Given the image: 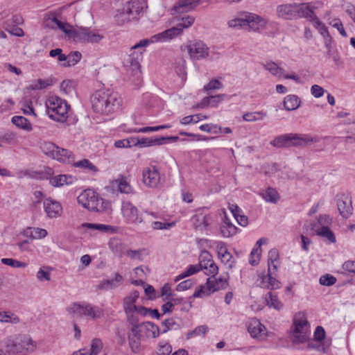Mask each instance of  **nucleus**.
Listing matches in <instances>:
<instances>
[{
	"instance_id": "obj_1",
	"label": "nucleus",
	"mask_w": 355,
	"mask_h": 355,
	"mask_svg": "<svg viewBox=\"0 0 355 355\" xmlns=\"http://www.w3.org/2000/svg\"><path fill=\"white\" fill-rule=\"evenodd\" d=\"M121 98L119 94L110 89H101L95 92L91 97V103L94 112L108 114L118 109Z\"/></svg>"
},
{
	"instance_id": "obj_2",
	"label": "nucleus",
	"mask_w": 355,
	"mask_h": 355,
	"mask_svg": "<svg viewBox=\"0 0 355 355\" xmlns=\"http://www.w3.org/2000/svg\"><path fill=\"white\" fill-rule=\"evenodd\" d=\"M318 141L317 138H313L309 135L288 133L276 137L270 142V144L278 148H288L305 146L311 143H316Z\"/></svg>"
},
{
	"instance_id": "obj_3",
	"label": "nucleus",
	"mask_w": 355,
	"mask_h": 355,
	"mask_svg": "<svg viewBox=\"0 0 355 355\" xmlns=\"http://www.w3.org/2000/svg\"><path fill=\"white\" fill-rule=\"evenodd\" d=\"M78 202L90 211H104L110 208V202L92 189L83 191L77 198Z\"/></svg>"
},
{
	"instance_id": "obj_4",
	"label": "nucleus",
	"mask_w": 355,
	"mask_h": 355,
	"mask_svg": "<svg viewBox=\"0 0 355 355\" xmlns=\"http://www.w3.org/2000/svg\"><path fill=\"white\" fill-rule=\"evenodd\" d=\"M6 353L8 355H26L34 351L35 345L28 335H18L6 341Z\"/></svg>"
},
{
	"instance_id": "obj_5",
	"label": "nucleus",
	"mask_w": 355,
	"mask_h": 355,
	"mask_svg": "<svg viewBox=\"0 0 355 355\" xmlns=\"http://www.w3.org/2000/svg\"><path fill=\"white\" fill-rule=\"evenodd\" d=\"M46 105L47 113L51 119L61 123L67 121L70 105L65 100L56 96H50Z\"/></svg>"
},
{
	"instance_id": "obj_6",
	"label": "nucleus",
	"mask_w": 355,
	"mask_h": 355,
	"mask_svg": "<svg viewBox=\"0 0 355 355\" xmlns=\"http://www.w3.org/2000/svg\"><path fill=\"white\" fill-rule=\"evenodd\" d=\"M266 21L260 16L250 13H243L240 17L228 21V26L231 28H245L248 26L250 29L257 31L259 26L266 25Z\"/></svg>"
},
{
	"instance_id": "obj_7",
	"label": "nucleus",
	"mask_w": 355,
	"mask_h": 355,
	"mask_svg": "<svg viewBox=\"0 0 355 355\" xmlns=\"http://www.w3.org/2000/svg\"><path fill=\"white\" fill-rule=\"evenodd\" d=\"M123 216L125 221L132 224H139L145 221H150V216L157 218V214L146 211V217L144 218L142 214L139 213L138 209L130 202H123L121 208Z\"/></svg>"
},
{
	"instance_id": "obj_8",
	"label": "nucleus",
	"mask_w": 355,
	"mask_h": 355,
	"mask_svg": "<svg viewBox=\"0 0 355 355\" xmlns=\"http://www.w3.org/2000/svg\"><path fill=\"white\" fill-rule=\"evenodd\" d=\"M40 148L43 153L60 162L69 163L73 161L70 150L60 148L52 142L42 141L40 144Z\"/></svg>"
},
{
	"instance_id": "obj_9",
	"label": "nucleus",
	"mask_w": 355,
	"mask_h": 355,
	"mask_svg": "<svg viewBox=\"0 0 355 355\" xmlns=\"http://www.w3.org/2000/svg\"><path fill=\"white\" fill-rule=\"evenodd\" d=\"M70 313H76L79 315H85L92 319H98L104 315V311L98 306H92L90 304H80L74 303L67 308Z\"/></svg>"
},
{
	"instance_id": "obj_10",
	"label": "nucleus",
	"mask_w": 355,
	"mask_h": 355,
	"mask_svg": "<svg viewBox=\"0 0 355 355\" xmlns=\"http://www.w3.org/2000/svg\"><path fill=\"white\" fill-rule=\"evenodd\" d=\"M184 46L193 60L205 59L209 55V49L202 41H189Z\"/></svg>"
},
{
	"instance_id": "obj_11",
	"label": "nucleus",
	"mask_w": 355,
	"mask_h": 355,
	"mask_svg": "<svg viewBox=\"0 0 355 355\" xmlns=\"http://www.w3.org/2000/svg\"><path fill=\"white\" fill-rule=\"evenodd\" d=\"M143 7L141 3L137 0H130L128 1L120 11L119 17L121 18L123 21H130L137 19L141 13Z\"/></svg>"
},
{
	"instance_id": "obj_12",
	"label": "nucleus",
	"mask_w": 355,
	"mask_h": 355,
	"mask_svg": "<svg viewBox=\"0 0 355 355\" xmlns=\"http://www.w3.org/2000/svg\"><path fill=\"white\" fill-rule=\"evenodd\" d=\"M73 33L75 34L73 40L78 42L97 44L104 37L103 35L92 31L87 27H79Z\"/></svg>"
},
{
	"instance_id": "obj_13",
	"label": "nucleus",
	"mask_w": 355,
	"mask_h": 355,
	"mask_svg": "<svg viewBox=\"0 0 355 355\" xmlns=\"http://www.w3.org/2000/svg\"><path fill=\"white\" fill-rule=\"evenodd\" d=\"M335 200L340 215L345 219L349 218L353 214L351 198L345 193H338L336 196Z\"/></svg>"
},
{
	"instance_id": "obj_14",
	"label": "nucleus",
	"mask_w": 355,
	"mask_h": 355,
	"mask_svg": "<svg viewBox=\"0 0 355 355\" xmlns=\"http://www.w3.org/2000/svg\"><path fill=\"white\" fill-rule=\"evenodd\" d=\"M139 293L134 291L126 296L123 300V309L125 313L130 311H139L141 315L145 316L148 314V309L143 306H137L135 303L139 298Z\"/></svg>"
},
{
	"instance_id": "obj_15",
	"label": "nucleus",
	"mask_w": 355,
	"mask_h": 355,
	"mask_svg": "<svg viewBox=\"0 0 355 355\" xmlns=\"http://www.w3.org/2000/svg\"><path fill=\"white\" fill-rule=\"evenodd\" d=\"M308 324L306 318L304 314L298 313L294 317L293 336L298 343H304L307 339L306 334L304 332V327Z\"/></svg>"
},
{
	"instance_id": "obj_16",
	"label": "nucleus",
	"mask_w": 355,
	"mask_h": 355,
	"mask_svg": "<svg viewBox=\"0 0 355 355\" xmlns=\"http://www.w3.org/2000/svg\"><path fill=\"white\" fill-rule=\"evenodd\" d=\"M227 282H223L222 279H219V282L211 280L208 278L206 286H202L200 289L196 291L193 294V297H202L205 295H209L211 293L223 288Z\"/></svg>"
},
{
	"instance_id": "obj_17",
	"label": "nucleus",
	"mask_w": 355,
	"mask_h": 355,
	"mask_svg": "<svg viewBox=\"0 0 355 355\" xmlns=\"http://www.w3.org/2000/svg\"><path fill=\"white\" fill-rule=\"evenodd\" d=\"M142 176L144 184L148 187H157L160 183V174L159 170L155 166L144 168Z\"/></svg>"
},
{
	"instance_id": "obj_18",
	"label": "nucleus",
	"mask_w": 355,
	"mask_h": 355,
	"mask_svg": "<svg viewBox=\"0 0 355 355\" xmlns=\"http://www.w3.org/2000/svg\"><path fill=\"white\" fill-rule=\"evenodd\" d=\"M296 3L281 4L277 6V15L284 19H295Z\"/></svg>"
},
{
	"instance_id": "obj_19",
	"label": "nucleus",
	"mask_w": 355,
	"mask_h": 355,
	"mask_svg": "<svg viewBox=\"0 0 355 355\" xmlns=\"http://www.w3.org/2000/svg\"><path fill=\"white\" fill-rule=\"evenodd\" d=\"M248 331L254 338L261 340L266 337V328L258 320H253L250 322Z\"/></svg>"
},
{
	"instance_id": "obj_20",
	"label": "nucleus",
	"mask_w": 355,
	"mask_h": 355,
	"mask_svg": "<svg viewBox=\"0 0 355 355\" xmlns=\"http://www.w3.org/2000/svg\"><path fill=\"white\" fill-rule=\"evenodd\" d=\"M211 217L204 213L203 210H198L191 218V221L196 229H206L210 224Z\"/></svg>"
},
{
	"instance_id": "obj_21",
	"label": "nucleus",
	"mask_w": 355,
	"mask_h": 355,
	"mask_svg": "<svg viewBox=\"0 0 355 355\" xmlns=\"http://www.w3.org/2000/svg\"><path fill=\"white\" fill-rule=\"evenodd\" d=\"M272 269H268V275L262 277L260 286L266 289H278L281 287V282L276 279L272 275L275 274Z\"/></svg>"
},
{
	"instance_id": "obj_22",
	"label": "nucleus",
	"mask_w": 355,
	"mask_h": 355,
	"mask_svg": "<svg viewBox=\"0 0 355 355\" xmlns=\"http://www.w3.org/2000/svg\"><path fill=\"white\" fill-rule=\"evenodd\" d=\"M44 209L49 218H55L60 216L62 206L58 201L47 198L44 201Z\"/></svg>"
},
{
	"instance_id": "obj_23",
	"label": "nucleus",
	"mask_w": 355,
	"mask_h": 355,
	"mask_svg": "<svg viewBox=\"0 0 355 355\" xmlns=\"http://www.w3.org/2000/svg\"><path fill=\"white\" fill-rule=\"evenodd\" d=\"M200 0H179L173 6V10L177 13L187 12L198 6Z\"/></svg>"
},
{
	"instance_id": "obj_24",
	"label": "nucleus",
	"mask_w": 355,
	"mask_h": 355,
	"mask_svg": "<svg viewBox=\"0 0 355 355\" xmlns=\"http://www.w3.org/2000/svg\"><path fill=\"white\" fill-rule=\"evenodd\" d=\"M150 42L149 39L140 40L130 48L128 57L141 61L143 59V52L145 51L144 48L147 46Z\"/></svg>"
},
{
	"instance_id": "obj_25",
	"label": "nucleus",
	"mask_w": 355,
	"mask_h": 355,
	"mask_svg": "<svg viewBox=\"0 0 355 355\" xmlns=\"http://www.w3.org/2000/svg\"><path fill=\"white\" fill-rule=\"evenodd\" d=\"M295 11V19L304 17L311 21L317 17L309 3H296Z\"/></svg>"
},
{
	"instance_id": "obj_26",
	"label": "nucleus",
	"mask_w": 355,
	"mask_h": 355,
	"mask_svg": "<svg viewBox=\"0 0 355 355\" xmlns=\"http://www.w3.org/2000/svg\"><path fill=\"white\" fill-rule=\"evenodd\" d=\"M238 228L231 222L226 214L223 218V223L220 227L221 235L225 238H230L237 233Z\"/></svg>"
},
{
	"instance_id": "obj_27",
	"label": "nucleus",
	"mask_w": 355,
	"mask_h": 355,
	"mask_svg": "<svg viewBox=\"0 0 355 355\" xmlns=\"http://www.w3.org/2000/svg\"><path fill=\"white\" fill-rule=\"evenodd\" d=\"M164 138L156 137H142L139 138H131L132 144L135 146H139L140 147L152 146L155 145H161L163 144Z\"/></svg>"
},
{
	"instance_id": "obj_28",
	"label": "nucleus",
	"mask_w": 355,
	"mask_h": 355,
	"mask_svg": "<svg viewBox=\"0 0 355 355\" xmlns=\"http://www.w3.org/2000/svg\"><path fill=\"white\" fill-rule=\"evenodd\" d=\"M180 35V29L172 27L160 33L155 35L150 40L151 42H166L171 40L174 36Z\"/></svg>"
},
{
	"instance_id": "obj_29",
	"label": "nucleus",
	"mask_w": 355,
	"mask_h": 355,
	"mask_svg": "<svg viewBox=\"0 0 355 355\" xmlns=\"http://www.w3.org/2000/svg\"><path fill=\"white\" fill-rule=\"evenodd\" d=\"M265 302L269 308L280 311L284 307V304L279 300L276 293L270 291L265 295Z\"/></svg>"
},
{
	"instance_id": "obj_30",
	"label": "nucleus",
	"mask_w": 355,
	"mask_h": 355,
	"mask_svg": "<svg viewBox=\"0 0 355 355\" xmlns=\"http://www.w3.org/2000/svg\"><path fill=\"white\" fill-rule=\"evenodd\" d=\"M75 178L70 175H58L50 180V184L53 187H62L65 184H71Z\"/></svg>"
},
{
	"instance_id": "obj_31",
	"label": "nucleus",
	"mask_w": 355,
	"mask_h": 355,
	"mask_svg": "<svg viewBox=\"0 0 355 355\" xmlns=\"http://www.w3.org/2000/svg\"><path fill=\"white\" fill-rule=\"evenodd\" d=\"M71 159L72 162L67 163L68 164H71L74 167L83 168L89 171L96 172L98 171L96 166H94L89 159H84L78 162H75L74 157L71 153Z\"/></svg>"
},
{
	"instance_id": "obj_32",
	"label": "nucleus",
	"mask_w": 355,
	"mask_h": 355,
	"mask_svg": "<svg viewBox=\"0 0 355 355\" xmlns=\"http://www.w3.org/2000/svg\"><path fill=\"white\" fill-rule=\"evenodd\" d=\"M284 105L288 111H293L299 107L300 100L296 95H288L284 101Z\"/></svg>"
},
{
	"instance_id": "obj_33",
	"label": "nucleus",
	"mask_w": 355,
	"mask_h": 355,
	"mask_svg": "<svg viewBox=\"0 0 355 355\" xmlns=\"http://www.w3.org/2000/svg\"><path fill=\"white\" fill-rule=\"evenodd\" d=\"M53 22H54L57 27L60 29L62 31H63L65 34H67L69 37L72 38L74 40V32H76V28L74 29L73 27L69 25L68 23L62 22L60 20H58L56 17H54L52 20Z\"/></svg>"
},
{
	"instance_id": "obj_34",
	"label": "nucleus",
	"mask_w": 355,
	"mask_h": 355,
	"mask_svg": "<svg viewBox=\"0 0 355 355\" xmlns=\"http://www.w3.org/2000/svg\"><path fill=\"white\" fill-rule=\"evenodd\" d=\"M11 121L12 123L18 128L28 131L32 130L31 122L22 116H14Z\"/></svg>"
},
{
	"instance_id": "obj_35",
	"label": "nucleus",
	"mask_w": 355,
	"mask_h": 355,
	"mask_svg": "<svg viewBox=\"0 0 355 355\" xmlns=\"http://www.w3.org/2000/svg\"><path fill=\"white\" fill-rule=\"evenodd\" d=\"M316 234L326 239L329 243H334L336 241L335 234L329 227H320L316 230Z\"/></svg>"
},
{
	"instance_id": "obj_36",
	"label": "nucleus",
	"mask_w": 355,
	"mask_h": 355,
	"mask_svg": "<svg viewBox=\"0 0 355 355\" xmlns=\"http://www.w3.org/2000/svg\"><path fill=\"white\" fill-rule=\"evenodd\" d=\"M52 85V80L51 79H37L33 80L31 84L28 86V89L30 90H38L46 89L49 86Z\"/></svg>"
},
{
	"instance_id": "obj_37",
	"label": "nucleus",
	"mask_w": 355,
	"mask_h": 355,
	"mask_svg": "<svg viewBox=\"0 0 355 355\" xmlns=\"http://www.w3.org/2000/svg\"><path fill=\"white\" fill-rule=\"evenodd\" d=\"M118 186L119 191L124 193H130L132 191V187L127 180L126 177L120 175L118 179L115 180Z\"/></svg>"
},
{
	"instance_id": "obj_38",
	"label": "nucleus",
	"mask_w": 355,
	"mask_h": 355,
	"mask_svg": "<svg viewBox=\"0 0 355 355\" xmlns=\"http://www.w3.org/2000/svg\"><path fill=\"white\" fill-rule=\"evenodd\" d=\"M108 245H109L110 248L111 249V250L113 252V253L114 254H116L119 257L122 256V254L123 253L124 248H123V245L120 240H119L117 239H111L109 241Z\"/></svg>"
},
{
	"instance_id": "obj_39",
	"label": "nucleus",
	"mask_w": 355,
	"mask_h": 355,
	"mask_svg": "<svg viewBox=\"0 0 355 355\" xmlns=\"http://www.w3.org/2000/svg\"><path fill=\"white\" fill-rule=\"evenodd\" d=\"M3 26L5 30L12 35L22 37L24 35V31L21 28L12 25L9 20L4 21Z\"/></svg>"
},
{
	"instance_id": "obj_40",
	"label": "nucleus",
	"mask_w": 355,
	"mask_h": 355,
	"mask_svg": "<svg viewBox=\"0 0 355 355\" xmlns=\"http://www.w3.org/2000/svg\"><path fill=\"white\" fill-rule=\"evenodd\" d=\"M195 21V18L190 15H187L186 17H182L180 19V21L177 24L176 26H174L175 28L180 29V35L182 33L184 28H187L190 27Z\"/></svg>"
},
{
	"instance_id": "obj_41",
	"label": "nucleus",
	"mask_w": 355,
	"mask_h": 355,
	"mask_svg": "<svg viewBox=\"0 0 355 355\" xmlns=\"http://www.w3.org/2000/svg\"><path fill=\"white\" fill-rule=\"evenodd\" d=\"M279 258L278 250L275 248L271 249L268 252V269L274 270V272H277V266L275 264V261Z\"/></svg>"
},
{
	"instance_id": "obj_42",
	"label": "nucleus",
	"mask_w": 355,
	"mask_h": 355,
	"mask_svg": "<svg viewBox=\"0 0 355 355\" xmlns=\"http://www.w3.org/2000/svg\"><path fill=\"white\" fill-rule=\"evenodd\" d=\"M313 26L318 31V32L324 37H329V33L327 30V28L323 24L318 17H315L313 20L311 21Z\"/></svg>"
},
{
	"instance_id": "obj_43",
	"label": "nucleus",
	"mask_w": 355,
	"mask_h": 355,
	"mask_svg": "<svg viewBox=\"0 0 355 355\" xmlns=\"http://www.w3.org/2000/svg\"><path fill=\"white\" fill-rule=\"evenodd\" d=\"M266 116V114L263 112H247L243 115L244 121L248 122H254L262 120Z\"/></svg>"
},
{
	"instance_id": "obj_44",
	"label": "nucleus",
	"mask_w": 355,
	"mask_h": 355,
	"mask_svg": "<svg viewBox=\"0 0 355 355\" xmlns=\"http://www.w3.org/2000/svg\"><path fill=\"white\" fill-rule=\"evenodd\" d=\"M263 67L270 71L273 76H281L283 75L284 70L283 68L279 67L275 62H268L266 64H263Z\"/></svg>"
},
{
	"instance_id": "obj_45",
	"label": "nucleus",
	"mask_w": 355,
	"mask_h": 355,
	"mask_svg": "<svg viewBox=\"0 0 355 355\" xmlns=\"http://www.w3.org/2000/svg\"><path fill=\"white\" fill-rule=\"evenodd\" d=\"M263 198L267 202L276 203L278 201L279 196L277 191L275 189L268 188L263 193Z\"/></svg>"
},
{
	"instance_id": "obj_46",
	"label": "nucleus",
	"mask_w": 355,
	"mask_h": 355,
	"mask_svg": "<svg viewBox=\"0 0 355 355\" xmlns=\"http://www.w3.org/2000/svg\"><path fill=\"white\" fill-rule=\"evenodd\" d=\"M82 55L79 51H74L68 55L67 62L64 63L63 67H71L76 64L81 59Z\"/></svg>"
},
{
	"instance_id": "obj_47",
	"label": "nucleus",
	"mask_w": 355,
	"mask_h": 355,
	"mask_svg": "<svg viewBox=\"0 0 355 355\" xmlns=\"http://www.w3.org/2000/svg\"><path fill=\"white\" fill-rule=\"evenodd\" d=\"M329 24L332 27L336 28L340 34L344 37H347V34L343 27V24L341 20L338 18H334L329 20Z\"/></svg>"
},
{
	"instance_id": "obj_48",
	"label": "nucleus",
	"mask_w": 355,
	"mask_h": 355,
	"mask_svg": "<svg viewBox=\"0 0 355 355\" xmlns=\"http://www.w3.org/2000/svg\"><path fill=\"white\" fill-rule=\"evenodd\" d=\"M127 316V321L130 326L144 325L145 323H139V311H130V313H125Z\"/></svg>"
},
{
	"instance_id": "obj_49",
	"label": "nucleus",
	"mask_w": 355,
	"mask_h": 355,
	"mask_svg": "<svg viewBox=\"0 0 355 355\" xmlns=\"http://www.w3.org/2000/svg\"><path fill=\"white\" fill-rule=\"evenodd\" d=\"M103 344L101 339L94 338L91 343L89 353L91 355H98L103 349Z\"/></svg>"
},
{
	"instance_id": "obj_50",
	"label": "nucleus",
	"mask_w": 355,
	"mask_h": 355,
	"mask_svg": "<svg viewBox=\"0 0 355 355\" xmlns=\"http://www.w3.org/2000/svg\"><path fill=\"white\" fill-rule=\"evenodd\" d=\"M2 263L10 266L12 268H26L28 264L25 262H21L16 259H13L11 258H3L1 259Z\"/></svg>"
},
{
	"instance_id": "obj_51",
	"label": "nucleus",
	"mask_w": 355,
	"mask_h": 355,
	"mask_svg": "<svg viewBox=\"0 0 355 355\" xmlns=\"http://www.w3.org/2000/svg\"><path fill=\"white\" fill-rule=\"evenodd\" d=\"M162 326L164 327L163 330L161 331L162 334H165L171 329H176L179 327L173 318L164 320L162 322Z\"/></svg>"
},
{
	"instance_id": "obj_52",
	"label": "nucleus",
	"mask_w": 355,
	"mask_h": 355,
	"mask_svg": "<svg viewBox=\"0 0 355 355\" xmlns=\"http://www.w3.org/2000/svg\"><path fill=\"white\" fill-rule=\"evenodd\" d=\"M82 226L84 227H87L91 230H97L101 232H107L110 230L112 229V227L110 225H106L103 224H96V223H85L82 224Z\"/></svg>"
},
{
	"instance_id": "obj_53",
	"label": "nucleus",
	"mask_w": 355,
	"mask_h": 355,
	"mask_svg": "<svg viewBox=\"0 0 355 355\" xmlns=\"http://www.w3.org/2000/svg\"><path fill=\"white\" fill-rule=\"evenodd\" d=\"M129 347L133 353H137L141 347V338L130 337L128 335Z\"/></svg>"
},
{
	"instance_id": "obj_54",
	"label": "nucleus",
	"mask_w": 355,
	"mask_h": 355,
	"mask_svg": "<svg viewBox=\"0 0 355 355\" xmlns=\"http://www.w3.org/2000/svg\"><path fill=\"white\" fill-rule=\"evenodd\" d=\"M261 248H253L249 257V263L252 266H256L259 263L261 255Z\"/></svg>"
},
{
	"instance_id": "obj_55",
	"label": "nucleus",
	"mask_w": 355,
	"mask_h": 355,
	"mask_svg": "<svg viewBox=\"0 0 355 355\" xmlns=\"http://www.w3.org/2000/svg\"><path fill=\"white\" fill-rule=\"evenodd\" d=\"M319 282L321 285L330 286L336 282V278L333 275L327 274L320 277Z\"/></svg>"
},
{
	"instance_id": "obj_56",
	"label": "nucleus",
	"mask_w": 355,
	"mask_h": 355,
	"mask_svg": "<svg viewBox=\"0 0 355 355\" xmlns=\"http://www.w3.org/2000/svg\"><path fill=\"white\" fill-rule=\"evenodd\" d=\"M221 261L229 268H232L234 266V261L233 257L230 252L223 254L219 257Z\"/></svg>"
},
{
	"instance_id": "obj_57",
	"label": "nucleus",
	"mask_w": 355,
	"mask_h": 355,
	"mask_svg": "<svg viewBox=\"0 0 355 355\" xmlns=\"http://www.w3.org/2000/svg\"><path fill=\"white\" fill-rule=\"evenodd\" d=\"M123 280V277L120 274L116 273L114 279H107V285H108L110 289H114L118 287Z\"/></svg>"
},
{
	"instance_id": "obj_58",
	"label": "nucleus",
	"mask_w": 355,
	"mask_h": 355,
	"mask_svg": "<svg viewBox=\"0 0 355 355\" xmlns=\"http://www.w3.org/2000/svg\"><path fill=\"white\" fill-rule=\"evenodd\" d=\"M144 326L146 327V329L150 331L152 333V337L153 338H157L159 334V329L157 325L151 322H147L144 324Z\"/></svg>"
},
{
	"instance_id": "obj_59",
	"label": "nucleus",
	"mask_w": 355,
	"mask_h": 355,
	"mask_svg": "<svg viewBox=\"0 0 355 355\" xmlns=\"http://www.w3.org/2000/svg\"><path fill=\"white\" fill-rule=\"evenodd\" d=\"M211 259H212V257L208 251H202L199 257V263L198 264L200 265L201 269H202L204 266H205L206 262L209 263Z\"/></svg>"
},
{
	"instance_id": "obj_60",
	"label": "nucleus",
	"mask_w": 355,
	"mask_h": 355,
	"mask_svg": "<svg viewBox=\"0 0 355 355\" xmlns=\"http://www.w3.org/2000/svg\"><path fill=\"white\" fill-rule=\"evenodd\" d=\"M172 352L171 345L166 342L160 343L157 351L158 355H169Z\"/></svg>"
},
{
	"instance_id": "obj_61",
	"label": "nucleus",
	"mask_w": 355,
	"mask_h": 355,
	"mask_svg": "<svg viewBox=\"0 0 355 355\" xmlns=\"http://www.w3.org/2000/svg\"><path fill=\"white\" fill-rule=\"evenodd\" d=\"M144 251V249L140 250H128L125 252V254L127 257H130L132 259H137L139 261L142 260V252Z\"/></svg>"
},
{
	"instance_id": "obj_62",
	"label": "nucleus",
	"mask_w": 355,
	"mask_h": 355,
	"mask_svg": "<svg viewBox=\"0 0 355 355\" xmlns=\"http://www.w3.org/2000/svg\"><path fill=\"white\" fill-rule=\"evenodd\" d=\"M223 87V84L218 80L213 79L205 85L204 90L207 92L209 90L219 89Z\"/></svg>"
},
{
	"instance_id": "obj_63",
	"label": "nucleus",
	"mask_w": 355,
	"mask_h": 355,
	"mask_svg": "<svg viewBox=\"0 0 355 355\" xmlns=\"http://www.w3.org/2000/svg\"><path fill=\"white\" fill-rule=\"evenodd\" d=\"M174 223H162L159 221L152 222L151 227L154 230H168L174 226Z\"/></svg>"
},
{
	"instance_id": "obj_64",
	"label": "nucleus",
	"mask_w": 355,
	"mask_h": 355,
	"mask_svg": "<svg viewBox=\"0 0 355 355\" xmlns=\"http://www.w3.org/2000/svg\"><path fill=\"white\" fill-rule=\"evenodd\" d=\"M204 269L208 270L209 273H207V275H210L212 277H214L218 273V266L212 259H211L209 263L206 262Z\"/></svg>"
}]
</instances>
